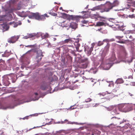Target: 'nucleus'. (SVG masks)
Instances as JSON below:
<instances>
[{
  "instance_id": "72a5a7b5",
  "label": "nucleus",
  "mask_w": 135,
  "mask_h": 135,
  "mask_svg": "<svg viewBox=\"0 0 135 135\" xmlns=\"http://www.w3.org/2000/svg\"><path fill=\"white\" fill-rule=\"evenodd\" d=\"M7 108V107H4L0 103V109H6Z\"/></svg>"
},
{
  "instance_id": "79ce46f5",
  "label": "nucleus",
  "mask_w": 135,
  "mask_h": 135,
  "mask_svg": "<svg viewBox=\"0 0 135 135\" xmlns=\"http://www.w3.org/2000/svg\"><path fill=\"white\" fill-rule=\"evenodd\" d=\"M123 37V36H115V38H116L118 39H120L121 38H122Z\"/></svg>"
},
{
  "instance_id": "f8f14e48",
  "label": "nucleus",
  "mask_w": 135,
  "mask_h": 135,
  "mask_svg": "<svg viewBox=\"0 0 135 135\" xmlns=\"http://www.w3.org/2000/svg\"><path fill=\"white\" fill-rule=\"evenodd\" d=\"M91 17L93 18H94L95 19V20H97L98 18H104L103 17L100 16L98 14L93 15L92 16H91Z\"/></svg>"
},
{
  "instance_id": "4c0bfd02",
  "label": "nucleus",
  "mask_w": 135,
  "mask_h": 135,
  "mask_svg": "<svg viewBox=\"0 0 135 135\" xmlns=\"http://www.w3.org/2000/svg\"><path fill=\"white\" fill-rule=\"evenodd\" d=\"M129 38H130V40H128V41H133L134 39H133V37H132V36L131 35L129 36Z\"/></svg>"
},
{
  "instance_id": "e433bc0d",
  "label": "nucleus",
  "mask_w": 135,
  "mask_h": 135,
  "mask_svg": "<svg viewBox=\"0 0 135 135\" xmlns=\"http://www.w3.org/2000/svg\"><path fill=\"white\" fill-rule=\"evenodd\" d=\"M49 34L47 33H45V35H44L43 36V37L44 38H48L49 37Z\"/></svg>"
},
{
  "instance_id": "b1692460",
  "label": "nucleus",
  "mask_w": 135,
  "mask_h": 135,
  "mask_svg": "<svg viewBox=\"0 0 135 135\" xmlns=\"http://www.w3.org/2000/svg\"><path fill=\"white\" fill-rule=\"evenodd\" d=\"M100 10H101L100 7L99 6H97L94 7L91 9V10L93 11Z\"/></svg>"
},
{
  "instance_id": "7ed1b4c3",
  "label": "nucleus",
  "mask_w": 135,
  "mask_h": 135,
  "mask_svg": "<svg viewBox=\"0 0 135 135\" xmlns=\"http://www.w3.org/2000/svg\"><path fill=\"white\" fill-rule=\"evenodd\" d=\"M35 52H36L37 56L36 58L38 59L37 62H40L43 57L44 55H42V52L41 50H38L37 49H33Z\"/></svg>"
},
{
  "instance_id": "de8ad7c7",
  "label": "nucleus",
  "mask_w": 135,
  "mask_h": 135,
  "mask_svg": "<svg viewBox=\"0 0 135 135\" xmlns=\"http://www.w3.org/2000/svg\"><path fill=\"white\" fill-rule=\"evenodd\" d=\"M0 135H4V132L2 131H0Z\"/></svg>"
},
{
  "instance_id": "0e129e2a",
  "label": "nucleus",
  "mask_w": 135,
  "mask_h": 135,
  "mask_svg": "<svg viewBox=\"0 0 135 135\" xmlns=\"http://www.w3.org/2000/svg\"><path fill=\"white\" fill-rule=\"evenodd\" d=\"M27 21L29 23H30V21L29 20H28Z\"/></svg>"
},
{
  "instance_id": "f704fd0d",
  "label": "nucleus",
  "mask_w": 135,
  "mask_h": 135,
  "mask_svg": "<svg viewBox=\"0 0 135 135\" xmlns=\"http://www.w3.org/2000/svg\"><path fill=\"white\" fill-rule=\"evenodd\" d=\"M74 45L76 47H80V44L78 42H75L74 43Z\"/></svg>"
},
{
  "instance_id": "7c9ffc66",
  "label": "nucleus",
  "mask_w": 135,
  "mask_h": 135,
  "mask_svg": "<svg viewBox=\"0 0 135 135\" xmlns=\"http://www.w3.org/2000/svg\"><path fill=\"white\" fill-rule=\"evenodd\" d=\"M105 52H103L101 55L102 58H101V60H102L104 58L105 56Z\"/></svg>"
},
{
  "instance_id": "603ef678",
  "label": "nucleus",
  "mask_w": 135,
  "mask_h": 135,
  "mask_svg": "<svg viewBox=\"0 0 135 135\" xmlns=\"http://www.w3.org/2000/svg\"><path fill=\"white\" fill-rule=\"evenodd\" d=\"M96 131H94L91 134V135H94V134H96Z\"/></svg>"
},
{
  "instance_id": "49530a36",
  "label": "nucleus",
  "mask_w": 135,
  "mask_h": 135,
  "mask_svg": "<svg viewBox=\"0 0 135 135\" xmlns=\"http://www.w3.org/2000/svg\"><path fill=\"white\" fill-rule=\"evenodd\" d=\"M79 47H76V51L78 52H80V51L79 50Z\"/></svg>"
},
{
  "instance_id": "c9c22d12",
  "label": "nucleus",
  "mask_w": 135,
  "mask_h": 135,
  "mask_svg": "<svg viewBox=\"0 0 135 135\" xmlns=\"http://www.w3.org/2000/svg\"><path fill=\"white\" fill-rule=\"evenodd\" d=\"M91 99L90 98H88L85 100V102L88 103L89 102L91 101Z\"/></svg>"
},
{
  "instance_id": "0eeeda50",
  "label": "nucleus",
  "mask_w": 135,
  "mask_h": 135,
  "mask_svg": "<svg viewBox=\"0 0 135 135\" xmlns=\"http://www.w3.org/2000/svg\"><path fill=\"white\" fill-rule=\"evenodd\" d=\"M2 84L4 86H8L10 84L9 81L4 77L2 80Z\"/></svg>"
},
{
  "instance_id": "6e6d98bb",
  "label": "nucleus",
  "mask_w": 135,
  "mask_h": 135,
  "mask_svg": "<svg viewBox=\"0 0 135 135\" xmlns=\"http://www.w3.org/2000/svg\"><path fill=\"white\" fill-rule=\"evenodd\" d=\"M32 50H29L27 52V53H28V52H31Z\"/></svg>"
},
{
  "instance_id": "4468645a",
  "label": "nucleus",
  "mask_w": 135,
  "mask_h": 135,
  "mask_svg": "<svg viewBox=\"0 0 135 135\" xmlns=\"http://www.w3.org/2000/svg\"><path fill=\"white\" fill-rule=\"evenodd\" d=\"M70 27L72 29H75L77 27V24L75 23L72 22L70 23Z\"/></svg>"
},
{
  "instance_id": "58836bf2",
  "label": "nucleus",
  "mask_w": 135,
  "mask_h": 135,
  "mask_svg": "<svg viewBox=\"0 0 135 135\" xmlns=\"http://www.w3.org/2000/svg\"><path fill=\"white\" fill-rule=\"evenodd\" d=\"M3 63L5 64L4 61L2 59L0 60V65H3Z\"/></svg>"
},
{
  "instance_id": "cd10ccee",
  "label": "nucleus",
  "mask_w": 135,
  "mask_h": 135,
  "mask_svg": "<svg viewBox=\"0 0 135 135\" xmlns=\"http://www.w3.org/2000/svg\"><path fill=\"white\" fill-rule=\"evenodd\" d=\"M3 65H0V71H1V70L2 69L4 70V69L6 68V64H4L3 63Z\"/></svg>"
},
{
  "instance_id": "a211bd4d",
  "label": "nucleus",
  "mask_w": 135,
  "mask_h": 135,
  "mask_svg": "<svg viewBox=\"0 0 135 135\" xmlns=\"http://www.w3.org/2000/svg\"><path fill=\"white\" fill-rule=\"evenodd\" d=\"M64 14L65 15H67V16H66L67 18V20H68V21H70V20H73V18H74L73 15H67L66 14Z\"/></svg>"
},
{
  "instance_id": "a878e982",
  "label": "nucleus",
  "mask_w": 135,
  "mask_h": 135,
  "mask_svg": "<svg viewBox=\"0 0 135 135\" xmlns=\"http://www.w3.org/2000/svg\"><path fill=\"white\" fill-rule=\"evenodd\" d=\"M63 22H64L63 19L61 17L59 18L57 20V23L59 24H62L63 23Z\"/></svg>"
},
{
  "instance_id": "864d4df0",
  "label": "nucleus",
  "mask_w": 135,
  "mask_h": 135,
  "mask_svg": "<svg viewBox=\"0 0 135 135\" xmlns=\"http://www.w3.org/2000/svg\"><path fill=\"white\" fill-rule=\"evenodd\" d=\"M128 78H131L132 79L133 78V77L132 76H128Z\"/></svg>"
},
{
  "instance_id": "052dcab7",
  "label": "nucleus",
  "mask_w": 135,
  "mask_h": 135,
  "mask_svg": "<svg viewBox=\"0 0 135 135\" xmlns=\"http://www.w3.org/2000/svg\"><path fill=\"white\" fill-rule=\"evenodd\" d=\"M60 47L57 48L56 49L59 50V51L60 50Z\"/></svg>"
},
{
  "instance_id": "6e6552de",
  "label": "nucleus",
  "mask_w": 135,
  "mask_h": 135,
  "mask_svg": "<svg viewBox=\"0 0 135 135\" xmlns=\"http://www.w3.org/2000/svg\"><path fill=\"white\" fill-rule=\"evenodd\" d=\"M4 77L8 80H12V82H13V81L15 79V75L14 74H11L8 75Z\"/></svg>"
},
{
  "instance_id": "5701e85b",
  "label": "nucleus",
  "mask_w": 135,
  "mask_h": 135,
  "mask_svg": "<svg viewBox=\"0 0 135 135\" xmlns=\"http://www.w3.org/2000/svg\"><path fill=\"white\" fill-rule=\"evenodd\" d=\"M28 14L25 12L22 11L20 14V16L22 17H25L28 16Z\"/></svg>"
},
{
  "instance_id": "c03bdc74",
  "label": "nucleus",
  "mask_w": 135,
  "mask_h": 135,
  "mask_svg": "<svg viewBox=\"0 0 135 135\" xmlns=\"http://www.w3.org/2000/svg\"><path fill=\"white\" fill-rule=\"evenodd\" d=\"M128 94L131 96L132 97L134 96V94L133 93H128Z\"/></svg>"
},
{
  "instance_id": "3c124183",
  "label": "nucleus",
  "mask_w": 135,
  "mask_h": 135,
  "mask_svg": "<svg viewBox=\"0 0 135 135\" xmlns=\"http://www.w3.org/2000/svg\"><path fill=\"white\" fill-rule=\"evenodd\" d=\"M132 107L133 109L135 110V104L132 105Z\"/></svg>"
},
{
  "instance_id": "a19ab883",
  "label": "nucleus",
  "mask_w": 135,
  "mask_h": 135,
  "mask_svg": "<svg viewBox=\"0 0 135 135\" xmlns=\"http://www.w3.org/2000/svg\"><path fill=\"white\" fill-rule=\"evenodd\" d=\"M127 40H125L124 41H118L117 42L121 44H125L126 43Z\"/></svg>"
},
{
  "instance_id": "37998d69",
  "label": "nucleus",
  "mask_w": 135,
  "mask_h": 135,
  "mask_svg": "<svg viewBox=\"0 0 135 135\" xmlns=\"http://www.w3.org/2000/svg\"><path fill=\"white\" fill-rule=\"evenodd\" d=\"M82 22L84 24H86L87 23H88V21H86L85 20H84L83 21H82Z\"/></svg>"
},
{
  "instance_id": "2eb2a0df",
  "label": "nucleus",
  "mask_w": 135,
  "mask_h": 135,
  "mask_svg": "<svg viewBox=\"0 0 135 135\" xmlns=\"http://www.w3.org/2000/svg\"><path fill=\"white\" fill-rule=\"evenodd\" d=\"M32 97L34 100H38L39 98L38 94L37 93H35L33 94Z\"/></svg>"
},
{
  "instance_id": "13d9d810",
  "label": "nucleus",
  "mask_w": 135,
  "mask_h": 135,
  "mask_svg": "<svg viewBox=\"0 0 135 135\" xmlns=\"http://www.w3.org/2000/svg\"><path fill=\"white\" fill-rule=\"evenodd\" d=\"M70 108H71V110H73V109H74L75 108H72V107H70Z\"/></svg>"
},
{
  "instance_id": "69168bd1",
  "label": "nucleus",
  "mask_w": 135,
  "mask_h": 135,
  "mask_svg": "<svg viewBox=\"0 0 135 135\" xmlns=\"http://www.w3.org/2000/svg\"><path fill=\"white\" fill-rule=\"evenodd\" d=\"M78 80H76V81H75V82H74V83H75L76 82H78Z\"/></svg>"
},
{
  "instance_id": "473e14b6",
  "label": "nucleus",
  "mask_w": 135,
  "mask_h": 135,
  "mask_svg": "<svg viewBox=\"0 0 135 135\" xmlns=\"http://www.w3.org/2000/svg\"><path fill=\"white\" fill-rule=\"evenodd\" d=\"M104 44L103 41H99L98 43V46H100Z\"/></svg>"
},
{
  "instance_id": "c756f323",
  "label": "nucleus",
  "mask_w": 135,
  "mask_h": 135,
  "mask_svg": "<svg viewBox=\"0 0 135 135\" xmlns=\"http://www.w3.org/2000/svg\"><path fill=\"white\" fill-rule=\"evenodd\" d=\"M40 88L42 90H46L47 87L45 85H42L41 86Z\"/></svg>"
},
{
  "instance_id": "5fc2aeb1",
  "label": "nucleus",
  "mask_w": 135,
  "mask_h": 135,
  "mask_svg": "<svg viewBox=\"0 0 135 135\" xmlns=\"http://www.w3.org/2000/svg\"><path fill=\"white\" fill-rule=\"evenodd\" d=\"M43 15L45 16V17H48V16H47V15L46 14H45L44 15Z\"/></svg>"
},
{
  "instance_id": "2f4dec72",
  "label": "nucleus",
  "mask_w": 135,
  "mask_h": 135,
  "mask_svg": "<svg viewBox=\"0 0 135 135\" xmlns=\"http://www.w3.org/2000/svg\"><path fill=\"white\" fill-rule=\"evenodd\" d=\"M106 93L103 92L102 93H100L99 94L100 95V96L102 95L103 96H104L106 94H108V92H106Z\"/></svg>"
},
{
  "instance_id": "f257e3e1",
  "label": "nucleus",
  "mask_w": 135,
  "mask_h": 135,
  "mask_svg": "<svg viewBox=\"0 0 135 135\" xmlns=\"http://www.w3.org/2000/svg\"><path fill=\"white\" fill-rule=\"evenodd\" d=\"M119 5L118 2L117 1H114L113 3L108 2L105 5L103 9L100 11L101 12H108L113 8Z\"/></svg>"
},
{
  "instance_id": "09e8293b",
  "label": "nucleus",
  "mask_w": 135,
  "mask_h": 135,
  "mask_svg": "<svg viewBox=\"0 0 135 135\" xmlns=\"http://www.w3.org/2000/svg\"><path fill=\"white\" fill-rule=\"evenodd\" d=\"M1 25H2V27L4 28H5L4 27L7 26L6 24H1Z\"/></svg>"
},
{
  "instance_id": "774afa93",
  "label": "nucleus",
  "mask_w": 135,
  "mask_h": 135,
  "mask_svg": "<svg viewBox=\"0 0 135 135\" xmlns=\"http://www.w3.org/2000/svg\"><path fill=\"white\" fill-rule=\"evenodd\" d=\"M25 119V117H24L23 118V119Z\"/></svg>"
},
{
  "instance_id": "bf43d9fd",
  "label": "nucleus",
  "mask_w": 135,
  "mask_h": 135,
  "mask_svg": "<svg viewBox=\"0 0 135 135\" xmlns=\"http://www.w3.org/2000/svg\"><path fill=\"white\" fill-rule=\"evenodd\" d=\"M57 13H54V16H56L57 15Z\"/></svg>"
},
{
  "instance_id": "f3484780",
  "label": "nucleus",
  "mask_w": 135,
  "mask_h": 135,
  "mask_svg": "<svg viewBox=\"0 0 135 135\" xmlns=\"http://www.w3.org/2000/svg\"><path fill=\"white\" fill-rule=\"evenodd\" d=\"M116 59L115 56V55L114 53L113 52L112 54L111 57L110 59V60L111 61H114Z\"/></svg>"
},
{
  "instance_id": "4be33fe9",
  "label": "nucleus",
  "mask_w": 135,
  "mask_h": 135,
  "mask_svg": "<svg viewBox=\"0 0 135 135\" xmlns=\"http://www.w3.org/2000/svg\"><path fill=\"white\" fill-rule=\"evenodd\" d=\"M71 41V39L70 38L67 39L65 40H64L62 41V44H65L66 43H70Z\"/></svg>"
},
{
  "instance_id": "338daca9",
  "label": "nucleus",
  "mask_w": 135,
  "mask_h": 135,
  "mask_svg": "<svg viewBox=\"0 0 135 135\" xmlns=\"http://www.w3.org/2000/svg\"><path fill=\"white\" fill-rule=\"evenodd\" d=\"M62 7H61L60 8V9H62Z\"/></svg>"
},
{
  "instance_id": "f03ea898",
  "label": "nucleus",
  "mask_w": 135,
  "mask_h": 135,
  "mask_svg": "<svg viewBox=\"0 0 135 135\" xmlns=\"http://www.w3.org/2000/svg\"><path fill=\"white\" fill-rule=\"evenodd\" d=\"M31 16L39 21H44L46 19L44 16L40 15L38 13H32Z\"/></svg>"
},
{
  "instance_id": "680f3d73",
  "label": "nucleus",
  "mask_w": 135,
  "mask_h": 135,
  "mask_svg": "<svg viewBox=\"0 0 135 135\" xmlns=\"http://www.w3.org/2000/svg\"><path fill=\"white\" fill-rule=\"evenodd\" d=\"M56 40V38H54L53 40L54 41H55Z\"/></svg>"
},
{
  "instance_id": "a18cd8bd",
  "label": "nucleus",
  "mask_w": 135,
  "mask_h": 135,
  "mask_svg": "<svg viewBox=\"0 0 135 135\" xmlns=\"http://www.w3.org/2000/svg\"><path fill=\"white\" fill-rule=\"evenodd\" d=\"M31 47H35L36 46V44L33 45H31Z\"/></svg>"
},
{
  "instance_id": "9b49d317",
  "label": "nucleus",
  "mask_w": 135,
  "mask_h": 135,
  "mask_svg": "<svg viewBox=\"0 0 135 135\" xmlns=\"http://www.w3.org/2000/svg\"><path fill=\"white\" fill-rule=\"evenodd\" d=\"M70 23V22L68 20H67L65 21L64 20V22L61 25L62 27H67L69 26Z\"/></svg>"
},
{
  "instance_id": "e2e57ef3",
  "label": "nucleus",
  "mask_w": 135,
  "mask_h": 135,
  "mask_svg": "<svg viewBox=\"0 0 135 135\" xmlns=\"http://www.w3.org/2000/svg\"><path fill=\"white\" fill-rule=\"evenodd\" d=\"M21 68H22V69H23V67L22 66H21Z\"/></svg>"
},
{
  "instance_id": "bb28decb",
  "label": "nucleus",
  "mask_w": 135,
  "mask_h": 135,
  "mask_svg": "<svg viewBox=\"0 0 135 135\" xmlns=\"http://www.w3.org/2000/svg\"><path fill=\"white\" fill-rule=\"evenodd\" d=\"M124 81L122 79H118L116 81L117 84H121L123 83Z\"/></svg>"
},
{
  "instance_id": "aec40b11",
  "label": "nucleus",
  "mask_w": 135,
  "mask_h": 135,
  "mask_svg": "<svg viewBox=\"0 0 135 135\" xmlns=\"http://www.w3.org/2000/svg\"><path fill=\"white\" fill-rule=\"evenodd\" d=\"M113 109V112L115 114H119L120 111L117 107L114 106Z\"/></svg>"
},
{
  "instance_id": "20e7f679",
  "label": "nucleus",
  "mask_w": 135,
  "mask_h": 135,
  "mask_svg": "<svg viewBox=\"0 0 135 135\" xmlns=\"http://www.w3.org/2000/svg\"><path fill=\"white\" fill-rule=\"evenodd\" d=\"M121 49V57L122 58L125 59L127 57V54L124 47L122 46H120Z\"/></svg>"
},
{
  "instance_id": "6ab92c4d",
  "label": "nucleus",
  "mask_w": 135,
  "mask_h": 135,
  "mask_svg": "<svg viewBox=\"0 0 135 135\" xmlns=\"http://www.w3.org/2000/svg\"><path fill=\"white\" fill-rule=\"evenodd\" d=\"M105 25V23L103 22L98 21L97 22L95 26H102Z\"/></svg>"
},
{
  "instance_id": "dca6fc26",
  "label": "nucleus",
  "mask_w": 135,
  "mask_h": 135,
  "mask_svg": "<svg viewBox=\"0 0 135 135\" xmlns=\"http://www.w3.org/2000/svg\"><path fill=\"white\" fill-rule=\"evenodd\" d=\"M73 20L76 21L77 22L79 21L80 19L81 18V17L80 16L74 15Z\"/></svg>"
},
{
  "instance_id": "c85d7f7f",
  "label": "nucleus",
  "mask_w": 135,
  "mask_h": 135,
  "mask_svg": "<svg viewBox=\"0 0 135 135\" xmlns=\"http://www.w3.org/2000/svg\"><path fill=\"white\" fill-rule=\"evenodd\" d=\"M93 47H91L90 48H89V50L87 51L88 54L89 55H90L92 51H93Z\"/></svg>"
},
{
  "instance_id": "ddd939ff",
  "label": "nucleus",
  "mask_w": 135,
  "mask_h": 135,
  "mask_svg": "<svg viewBox=\"0 0 135 135\" xmlns=\"http://www.w3.org/2000/svg\"><path fill=\"white\" fill-rule=\"evenodd\" d=\"M126 107L123 104H121L119 105L117 107L120 111H124V108H126Z\"/></svg>"
},
{
  "instance_id": "9d476101",
  "label": "nucleus",
  "mask_w": 135,
  "mask_h": 135,
  "mask_svg": "<svg viewBox=\"0 0 135 135\" xmlns=\"http://www.w3.org/2000/svg\"><path fill=\"white\" fill-rule=\"evenodd\" d=\"M115 91L116 92V90L114 89L112 91L111 93H109L108 95H107V96L108 97V100H109L110 98H113V97H114L115 95V94L114 93V92Z\"/></svg>"
},
{
  "instance_id": "1a4fd4ad",
  "label": "nucleus",
  "mask_w": 135,
  "mask_h": 135,
  "mask_svg": "<svg viewBox=\"0 0 135 135\" xmlns=\"http://www.w3.org/2000/svg\"><path fill=\"white\" fill-rule=\"evenodd\" d=\"M37 34L35 33L28 34H27V35L25 36L24 37L25 39H28L29 38H32L36 36Z\"/></svg>"
},
{
  "instance_id": "412c9836",
  "label": "nucleus",
  "mask_w": 135,
  "mask_h": 135,
  "mask_svg": "<svg viewBox=\"0 0 135 135\" xmlns=\"http://www.w3.org/2000/svg\"><path fill=\"white\" fill-rule=\"evenodd\" d=\"M21 6L20 4H18L17 5V7L16 8H15L12 9L11 10L10 12H12L16 10H19L21 8Z\"/></svg>"
},
{
  "instance_id": "393cba45",
  "label": "nucleus",
  "mask_w": 135,
  "mask_h": 135,
  "mask_svg": "<svg viewBox=\"0 0 135 135\" xmlns=\"http://www.w3.org/2000/svg\"><path fill=\"white\" fill-rule=\"evenodd\" d=\"M114 106L112 105L108 107H105L108 111H110L113 109L114 108Z\"/></svg>"
},
{
  "instance_id": "8fccbe9b",
  "label": "nucleus",
  "mask_w": 135,
  "mask_h": 135,
  "mask_svg": "<svg viewBox=\"0 0 135 135\" xmlns=\"http://www.w3.org/2000/svg\"><path fill=\"white\" fill-rule=\"evenodd\" d=\"M55 79H52V81H56L57 79V77L56 76H55Z\"/></svg>"
},
{
  "instance_id": "423d86ee",
  "label": "nucleus",
  "mask_w": 135,
  "mask_h": 135,
  "mask_svg": "<svg viewBox=\"0 0 135 135\" xmlns=\"http://www.w3.org/2000/svg\"><path fill=\"white\" fill-rule=\"evenodd\" d=\"M18 38L19 37L18 36H12L8 39V42L10 44H13L17 41Z\"/></svg>"
},
{
  "instance_id": "39448f33",
  "label": "nucleus",
  "mask_w": 135,
  "mask_h": 135,
  "mask_svg": "<svg viewBox=\"0 0 135 135\" xmlns=\"http://www.w3.org/2000/svg\"><path fill=\"white\" fill-rule=\"evenodd\" d=\"M88 63V61L87 59L82 60L80 64V67L82 68H86L87 66Z\"/></svg>"
},
{
  "instance_id": "4d7b16f0",
  "label": "nucleus",
  "mask_w": 135,
  "mask_h": 135,
  "mask_svg": "<svg viewBox=\"0 0 135 135\" xmlns=\"http://www.w3.org/2000/svg\"><path fill=\"white\" fill-rule=\"evenodd\" d=\"M31 45H27V46H26V47H31Z\"/></svg>"
},
{
  "instance_id": "ea45409f",
  "label": "nucleus",
  "mask_w": 135,
  "mask_h": 135,
  "mask_svg": "<svg viewBox=\"0 0 135 135\" xmlns=\"http://www.w3.org/2000/svg\"><path fill=\"white\" fill-rule=\"evenodd\" d=\"M110 65L109 64H105V66H108V67L107 68H106V69H107V70L109 69L110 67Z\"/></svg>"
}]
</instances>
